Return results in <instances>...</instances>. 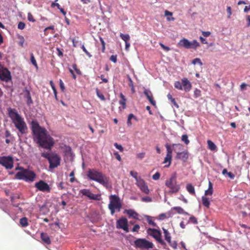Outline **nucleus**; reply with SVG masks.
<instances>
[{"mask_svg":"<svg viewBox=\"0 0 250 250\" xmlns=\"http://www.w3.org/2000/svg\"><path fill=\"white\" fill-rule=\"evenodd\" d=\"M31 130L33 139L41 147L50 149L54 143L53 138L48 134L47 130L41 127L36 121L31 122Z\"/></svg>","mask_w":250,"mask_h":250,"instance_id":"obj_1","label":"nucleus"},{"mask_svg":"<svg viewBox=\"0 0 250 250\" xmlns=\"http://www.w3.org/2000/svg\"><path fill=\"white\" fill-rule=\"evenodd\" d=\"M9 116L16 128L19 130L18 135L19 138L21 135L25 134L27 130V126L24 119L18 113L15 109L10 108L8 110Z\"/></svg>","mask_w":250,"mask_h":250,"instance_id":"obj_2","label":"nucleus"},{"mask_svg":"<svg viewBox=\"0 0 250 250\" xmlns=\"http://www.w3.org/2000/svg\"><path fill=\"white\" fill-rule=\"evenodd\" d=\"M87 176L90 180L97 182L106 188L109 185L108 178L98 170L90 169L87 172Z\"/></svg>","mask_w":250,"mask_h":250,"instance_id":"obj_3","label":"nucleus"},{"mask_svg":"<svg viewBox=\"0 0 250 250\" xmlns=\"http://www.w3.org/2000/svg\"><path fill=\"white\" fill-rule=\"evenodd\" d=\"M166 186L170 189L167 192L168 194H172L178 192L180 186L177 183V176L175 173L172 174L169 179L166 181Z\"/></svg>","mask_w":250,"mask_h":250,"instance_id":"obj_4","label":"nucleus"},{"mask_svg":"<svg viewBox=\"0 0 250 250\" xmlns=\"http://www.w3.org/2000/svg\"><path fill=\"white\" fill-rule=\"evenodd\" d=\"M15 176L18 179L31 182L35 180L36 175L33 171L27 169H22L21 171H19L16 173Z\"/></svg>","mask_w":250,"mask_h":250,"instance_id":"obj_5","label":"nucleus"},{"mask_svg":"<svg viewBox=\"0 0 250 250\" xmlns=\"http://www.w3.org/2000/svg\"><path fill=\"white\" fill-rule=\"evenodd\" d=\"M110 203L108 205V208L110 210L111 214L113 215L115 209L119 211L122 207L120 200L118 196L116 195H111L109 197Z\"/></svg>","mask_w":250,"mask_h":250,"instance_id":"obj_6","label":"nucleus"},{"mask_svg":"<svg viewBox=\"0 0 250 250\" xmlns=\"http://www.w3.org/2000/svg\"><path fill=\"white\" fill-rule=\"evenodd\" d=\"M177 45L179 47H184L186 49H196L200 45V44L195 40L190 42L188 39L183 38L179 41Z\"/></svg>","mask_w":250,"mask_h":250,"instance_id":"obj_7","label":"nucleus"},{"mask_svg":"<svg viewBox=\"0 0 250 250\" xmlns=\"http://www.w3.org/2000/svg\"><path fill=\"white\" fill-rule=\"evenodd\" d=\"M134 244L136 248L140 249H148L152 248L153 244L145 239H137L134 241Z\"/></svg>","mask_w":250,"mask_h":250,"instance_id":"obj_8","label":"nucleus"},{"mask_svg":"<svg viewBox=\"0 0 250 250\" xmlns=\"http://www.w3.org/2000/svg\"><path fill=\"white\" fill-rule=\"evenodd\" d=\"M12 79L11 72L6 67L0 64V80L2 81L8 82Z\"/></svg>","mask_w":250,"mask_h":250,"instance_id":"obj_9","label":"nucleus"},{"mask_svg":"<svg viewBox=\"0 0 250 250\" xmlns=\"http://www.w3.org/2000/svg\"><path fill=\"white\" fill-rule=\"evenodd\" d=\"M13 159L11 156H3L0 157V164L6 169H10L13 167Z\"/></svg>","mask_w":250,"mask_h":250,"instance_id":"obj_10","label":"nucleus"},{"mask_svg":"<svg viewBox=\"0 0 250 250\" xmlns=\"http://www.w3.org/2000/svg\"><path fill=\"white\" fill-rule=\"evenodd\" d=\"M147 232L149 235L154 237L159 243L162 245L166 244L165 241L162 239L161 233L160 230L154 229H148Z\"/></svg>","mask_w":250,"mask_h":250,"instance_id":"obj_11","label":"nucleus"},{"mask_svg":"<svg viewBox=\"0 0 250 250\" xmlns=\"http://www.w3.org/2000/svg\"><path fill=\"white\" fill-rule=\"evenodd\" d=\"M35 187L38 190L43 192H50L51 188L49 185L43 180L36 182Z\"/></svg>","mask_w":250,"mask_h":250,"instance_id":"obj_12","label":"nucleus"},{"mask_svg":"<svg viewBox=\"0 0 250 250\" xmlns=\"http://www.w3.org/2000/svg\"><path fill=\"white\" fill-rule=\"evenodd\" d=\"M61 158L57 154L52 153L51 157L48 161L49 167L53 169L58 167L60 165Z\"/></svg>","mask_w":250,"mask_h":250,"instance_id":"obj_13","label":"nucleus"},{"mask_svg":"<svg viewBox=\"0 0 250 250\" xmlns=\"http://www.w3.org/2000/svg\"><path fill=\"white\" fill-rule=\"evenodd\" d=\"M116 227L118 229H123L126 232H128V222L126 218L122 217L117 220Z\"/></svg>","mask_w":250,"mask_h":250,"instance_id":"obj_14","label":"nucleus"},{"mask_svg":"<svg viewBox=\"0 0 250 250\" xmlns=\"http://www.w3.org/2000/svg\"><path fill=\"white\" fill-rule=\"evenodd\" d=\"M80 193L83 195L87 197L90 199L99 200L100 196L98 194H94L92 193L89 189H83L80 190Z\"/></svg>","mask_w":250,"mask_h":250,"instance_id":"obj_15","label":"nucleus"},{"mask_svg":"<svg viewBox=\"0 0 250 250\" xmlns=\"http://www.w3.org/2000/svg\"><path fill=\"white\" fill-rule=\"evenodd\" d=\"M183 89L185 91H189L191 88V84L187 78H183L182 80Z\"/></svg>","mask_w":250,"mask_h":250,"instance_id":"obj_16","label":"nucleus"},{"mask_svg":"<svg viewBox=\"0 0 250 250\" xmlns=\"http://www.w3.org/2000/svg\"><path fill=\"white\" fill-rule=\"evenodd\" d=\"M145 95L147 97V99L151 103V104L154 106L156 105V102L153 100L152 94L149 89H145L144 92Z\"/></svg>","mask_w":250,"mask_h":250,"instance_id":"obj_17","label":"nucleus"},{"mask_svg":"<svg viewBox=\"0 0 250 250\" xmlns=\"http://www.w3.org/2000/svg\"><path fill=\"white\" fill-rule=\"evenodd\" d=\"M24 97L27 99V104L28 105H30L32 103L33 101L31 98L30 91L25 87L23 90Z\"/></svg>","mask_w":250,"mask_h":250,"instance_id":"obj_18","label":"nucleus"},{"mask_svg":"<svg viewBox=\"0 0 250 250\" xmlns=\"http://www.w3.org/2000/svg\"><path fill=\"white\" fill-rule=\"evenodd\" d=\"M188 157V154L187 151H181L177 155H176V159H181L184 161H186Z\"/></svg>","mask_w":250,"mask_h":250,"instance_id":"obj_19","label":"nucleus"},{"mask_svg":"<svg viewBox=\"0 0 250 250\" xmlns=\"http://www.w3.org/2000/svg\"><path fill=\"white\" fill-rule=\"evenodd\" d=\"M172 147L173 148V151L175 152L177 154V155L180 152H181L183 150V145H182L180 144H172Z\"/></svg>","mask_w":250,"mask_h":250,"instance_id":"obj_20","label":"nucleus"},{"mask_svg":"<svg viewBox=\"0 0 250 250\" xmlns=\"http://www.w3.org/2000/svg\"><path fill=\"white\" fill-rule=\"evenodd\" d=\"M125 213H126L129 217H132L134 219L138 218V213L132 209H126L125 210Z\"/></svg>","mask_w":250,"mask_h":250,"instance_id":"obj_21","label":"nucleus"},{"mask_svg":"<svg viewBox=\"0 0 250 250\" xmlns=\"http://www.w3.org/2000/svg\"><path fill=\"white\" fill-rule=\"evenodd\" d=\"M41 237L42 240L46 244H50L51 241L48 235L45 233L42 232L41 234Z\"/></svg>","mask_w":250,"mask_h":250,"instance_id":"obj_22","label":"nucleus"},{"mask_svg":"<svg viewBox=\"0 0 250 250\" xmlns=\"http://www.w3.org/2000/svg\"><path fill=\"white\" fill-rule=\"evenodd\" d=\"M213 193V186L211 182L209 181L208 182V189L206 190H205V196H208V195H211Z\"/></svg>","mask_w":250,"mask_h":250,"instance_id":"obj_23","label":"nucleus"},{"mask_svg":"<svg viewBox=\"0 0 250 250\" xmlns=\"http://www.w3.org/2000/svg\"><path fill=\"white\" fill-rule=\"evenodd\" d=\"M121 100L119 101V104L122 105L123 109L126 108V99L123 93H121L120 94Z\"/></svg>","mask_w":250,"mask_h":250,"instance_id":"obj_24","label":"nucleus"},{"mask_svg":"<svg viewBox=\"0 0 250 250\" xmlns=\"http://www.w3.org/2000/svg\"><path fill=\"white\" fill-rule=\"evenodd\" d=\"M207 144L208 148L212 151H217V147L215 144L211 140H208Z\"/></svg>","mask_w":250,"mask_h":250,"instance_id":"obj_25","label":"nucleus"},{"mask_svg":"<svg viewBox=\"0 0 250 250\" xmlns=\"http://www.w3.org/2000/svg\"><path fill=\"white\" fill-rule=\"evenodd\" d=\"M186 188L188 191L191 194L195 195V189L194 187L190 184H187L186 186Z\"/></svg>","mask_w":250,"mask_h":250,"instance_id":"obj_26","label":"nucleus"},{"mask_svg":"<svg viewBox=\"0 0 250 250\" xmlns=\"http://www.w3.org/2000/svg\"><path fill=\"white\" fill-rule=\"evenodd\" d=\"M202 200L203 205L205 207L208 208L210 205V201L209 199L206 197L205 196H203L202 197Z\"/></svg>","mask_w":250,"mask_h":250,"instance_id":"obj_27","label":"nucleus"},{"mask_svg":"<svg viewBox=\"0 0 250 250\" xmlns=\"http://www.w3.org/2000/svg\"><path fill=\"white\" fill-rule=\"evenodd\" d=\"M163 230L164 231V236L167 242H170L171 240V236L168 230L165 228H163Z\"/></svg>","mask_w":250,"mask_h":250,"instance_id":"obj_28","label":"nucleus"},{"mask_svg":"<svg viewBox=\"0 0 250 250\" xmlns=\"http://www.w3.org/2000/svg\"><path fill=\"white\" fill-rule=\"evenodd\" d=\"M171 160H172V156L166 155V157L165 158L164 161V164L168 163V164L166 165L165 167H169V166L170 165L171 163Z\"/></svg>","mask_w":250,"mask_h":250,"instance_id":"obj_29","label":"nucleus"},{"mask_svg":"<svg viewBox=\"0 0 250 250\" xmlns=\"http://www.w3.org/2000/svg\"><path fill=\"white\" fill-rule=\"evenodd\" d=\"M20 223L22 227H26L28 225V220L26 217H22L21 218Z\"/></svg>","mask_w":250,"mask_h":250,"instance_id":"obj_30","label":"nucleus"},{"mask_svg":"<svg viewBox=\"0 0 250 250\" xmlns=\"http://www.w3.org/2000/svg\"><path fill=\"white\" fill-rule=\"evenodd\" d=\"M136 184L139 187V188H141L142 187H143L145 185H146L145 181L141 177H139L136 180Z\"/></svg>","mask_w":250,"mask_h":250,"instance_id":"obj_31","label":"nucleus"},{"mask_svg":"<svg viewBox=\"0 0 250 250\" xmlns=\"http://www.w3.org/2000/svg\"><path fill=\"white\" fill-rule=\"evenodd\" d=\"M120 36L121 39L125 41V42H127L130 40V36L128 34H124L123 33H120Z\"/></svg>","mask_w":250,"mask_h":250,"instance_id":"obj_32","label":"nucleus"},{"mask_svg":"<svg viewBox=\"0 0 250 250\" xmlns=\"http://www.w3.org/2000/svg\"><path fill=\"white\" fill-rule=\"evenodd\" d=\"M166 147L167 148L166 155L172 156V151H173L172 147L167 144L166 145Z\"/></svg>","mask_w":250,"mask_h":250,"instance_id":"obj_33","label":"nucleus"},{"mask_svg":"<svg viewBox=\"0 0 250 250\" xmlns=\"http://www.w3.org/2000/svg\"><path fill=\"white\" fill-rule=\"evenodd\" d=\"M96 94L97 96L102 101H104L105 100V98L104 95L100 91V90L96 88Z\"/></svg>","mask_w":250,"mask_h":250,"instance_id":"obj_34","label":"nucleus"},{"mask_svg":"<svg viewBox=\"0 0 250 250\" xmlns=\"http://www.w3.org/2000/svg\"><path fill=\"white\" fill-rule=\"evenodd\" d=\"M173 209L176 210V211L179 214H184V213L187 214V213L185 212V211L184 210V209L180 207H174Z\"/></svg>","mask_w":250,"mask_h":250,"instance_id":"obj_35","label":"nucleus"},{"mask_svg":"<svg viewBox=\"0 0 250 250\" xmlns=\"http://www.w3.org/2000/svg\"><path fill=\"white\" fill-rule=\"evenodd\" d=\"M182 141L184 142L186 145H188L189 141L188 139V136L187 134H184L182 136Z\"/></svg>","mask_w":250,"mask_h":250,"instance_id":"obj_36","label":"nucleus"},{"mask_svg":"<svg viewBox=\"0 0 250 250\" xmlns=\"http://www.w3.org/2000/svg\"><path fill=\"white\" fill-rule=\"evenodd\" d=\"M174 87L179 90H183L182 83H181L179 81L175 82L174 83Z\"/></svg>","mask_w":250,"mask_h":250,"instance_id":"obj_37","label":"nucleus"},{"mask_svg":"<svg viewBox=\"0 0 250 250\" xmlns=\"http://www.w3.org/2000/svg\"><path fill=\"white\" fill-rule=\"evenodd\" d=\"M140 188L142 191H143L146 194H148L149 192V190L146 184L143 187H142Z\"/></svg>","mask_w":250,"mask_h":250,"instance_id":"obj_38","label":"nucleus"},{"mask_svg":"<svg viewBox=\"0 0 250 250\" xmlns=\"http://www.w3.org/2000/svg\"><path fill=\"white\" fill-rule=\"evenodd\" d=\"M192 63L194 65L198 63L200 66L203 65V63L199 58H195L193 59L192 61Z\"/></svg>","mask_w":250,"mask_h":250,"instance_id":"obj_39","label":"nucleus"},{"mask_svg":"<svg viewBox=\"0 0 250 250\" xmlns=\"http://www.w3.org/2000/svg\"><path fill=\"white\" fill-rule=\"evenodd\" d=\"M146 220L149 224L154 227L156 226V223L152 220L151 217L149 216H146Z\"/></svg>","mask_w":250,"mask_h":250,"instance_id":"obj_40","label":"nucleus"},{"mask_svg":"<svg viewBox=\"0 0 250 250\" xmlns=\"http://www.w3.org/2000/svg\"><path fill=\"white\" fill-rule=\"evenodd\" d=\"M41 155L42 157L46 158L49 161V158L52 156V153H49L48 152H43L42 154Z\"/></svg>","mask_w":250,"mask_h":250,"instance_id":"obj_41","label":"nucleus"},{"mask_svg":"<svg viewBox=\"0 0 250 250\" xmlns=\"http://www.w3.org/2000/svg\"><path fill=\"white\" fill-rule=\"evenodd\" d=\"M31 62L36 67H38L37 63L36 62V61L35 60V58L34 56V55L33 54H31Z\"/></svg>","mask_w":250,"mask_h":250,"instance_id":"obj_42","label":"nucleus"},{"mask_svg":"<svg viewBox=\"0 0 250 250\" xmlns=\"http://www.w3.org/2000/svg\"><path fill=\"white\" fill-rule=\"evenodd\" d=\"M114 146L117 148L121 152H122L124 150V148L121 145H119L117 143H115L114 144Z\"/></svg>","mask_w":250,"mask_h":250,"instance_id":"obj_43","label":"nucleus"},{"mask_svg":"<svg viewBox=\"0 0 250 250\" xmlns=\"http://www.w3.org/2000/svg\"><path fill=\"white\" fill-rule=\"evenodd\" d=\"M27 19H28V20L30 21H31L33 22L35 21V20L34 19L33 16L30 13H28Z\"/></svg>","mask_w":250,"mask_h":250,"instance_id":"obj_44","label":"nucleus"},{"mask_svg":"<svg viewBox=\"0 0 250 250\" xmlns=\"http://www.w3.org/2000/svg\"><path fill=\"white\" fill-rule=\"evenodd\" d=\"M227 13H228V18L229 19H230V16L232 14V12H231V8L230 7V6H228L227 8Z\"/></svg>","mask_w":250,"mask_h":250,"instance_id":"obj_45","label":"nucleus"},{"mask_svg":"<svg viewBox=\"0 0 250 250\" xmlns=\"http://www.w3.org/2000/svg\"><path fill=\"white\" fill-rule=\"evenodd\" d=\"M130 174L135 178V180L138 179L139 177H137L138 173L133 171H130Z\"/></svg>","mask_w":250,"mask_h":250,"instance_id":"obj_46","label":"nucleus"},{"mask_svg":"<svg viewBox=\"0 0 250 250\" xmlns=\"http://www.w3.org/2000/svg\"><path fill=\"white\" fill-rule=\"evenodd\" d=\"M25 23L22 21L20 22L18 25V28L22 30L25 28Z\"/></svg>","mask_w":250,"mask_h":250,"instance_id":"obj_47","label":"nucleus"},{"mask_svg":"<svg viewBox=\"0 0 250 250\" xmlns=\"http://www.w3.org/2000/svg\"><path fill=\"white\" fill-rule=\"evenodd\" d=\"M142 201L145 202H150L152 201L151 198L149 197H144L142 198Z\"/></svg>","mask_w":250,"mask_h":250,"instance_id":"obj_48","label":"nucleus"},{"mask_svg":"<svg viewBox=\"0 0 250 250\" xmlns=\"http://www.w3.org/2000/svg\"><path fill=\"white\" fill-rule=\"evenodd\" d=\"M127 78H128V80L129 81L128 84H129V86H130L132 88V90H133L134 87H133V81H132V79H131V78L129 76H127Z\"/></svg>","mask_w":250,"mask_h":250,"instance_id":"obj_49","label":"nucleus"},{"mask_svg":"<svg viewBox=\"0 0 250 250\" xmlns=\"http://www.w3.org/2000/svg\"><path fill=\"white\" fill-rule=\"evenodd\" d=\"M19 39H20V41H19V44L20 45H21V46H23V43L24 42V39L23 37L20 36L19 37Z\"/></svg>","mask_w":250,"mask_h":250,"instance_id":"obj_50","label":"nucleus"},{"mask_svg":"<svg viewBox=\"0 0 250 250\" xmlns=\"http://www.w3.org/2000/svg\"><path fill=\"white\" fill-rule=\"evenodd\" d=\"M160 174L159 172H156L152 176V179L154 180H157L160 178Z\"/></svg>","mask_w":250,"mask_h":250,"instance_id":"obj_51","label":"nucleus"},{"mask_svg":"<svg viewBox=\"0 0 250 250\" xmlns=\"http://www.w3.org/2000/svg\"><path fill=\"white\" fill-rule=\"evenodd\" d=\"M100 41L101 42V43L102 44V52H104V50H105V43L104 40L103 39V38H100Z\"/></svg>","mask_w":250,"mask_h":250,"instance_id":"obj_52","label":"nucleus"},{"mask_svg":"<svg viewBox=\"0 0 250 250\" xmlns=\"http://www.w3.org/2000/svg\"><path fill=\"white\" fill-rule=\"evenodd\" d=\"M170 246L172 247L173 249H177V243L175 241L172 242L171 241L170 242H168Z\"/></svg>","mask_w":250,"mask_h":250,"instance_id":"obj_53","label":"nucleus"},{"mask_svg":"<svg viewBox=\"0 0 250 250\" xmlns=\"http://www.w3.org/2000/svg\"><path fill=\"white\" fill-rule=\"evenodd\" d=\"M160 45L161 46V47L163 49H164L166 51H169L170 50V48L169 47L165 45L162 43H160Z\"/></svg>","mask_w":250,"mask_h":250,"instance_id":"obj_54","label":"nucleus"},{"mask_svg":"<svg viewBox=\"0 0 250 250\" xmlns=\"http://www.w3.org/2000/svg\"><path fill=\"white\" fill-rule=\"evenodd\" d=\"M59 83H60V86L61 90L62 91H64V90L65 89V86L63 83L62 81V80H60Z\"/></svg>","mask_w":250,"mask_h":250,"instance_id":"obj_55","label":"nucleus"},{"mask_svg":"<svg viewBox=\"0 0 250 250\" xmlns=\"http://www.w3.org/2000/svg\"><path fill=\"white\" fill-rule=\"evenodd\" d=\"M145 152H141L137 154V157L140 159H142L145 156Z\"/></svg>","mask_w":250,"mask_h":250,"instance_id":"obj_56","label":"nucleus"},{"mask_svg":"<svg viewBox=\"0 0 250 250\" xmlns=\"http://www.w3.org/2000/svg\"><path fill=\"white\" fill-rule=\"evenodd\" d=\"M189 220H190V222H191L194 224H197V219H196V218L195 217H194L193 216H191L189 218Z\"/></svg>","mask_w":250,"mask_h":250,"instance_id":"obj_57","label":"nucleus"},{"mask_svg":"<svg viewBox=\"0 0 250 250\" xmlns=\"http://www.w3.org/2000/svg\"><path fill=\"white\" fill-rule=\"evenodd\" d=\"M140 229V226L138 224H136L134 225L132 229V231L133 232H138V230Z\"/></svg>","mask_w":250,"mask_h":250,"instance_id":"obj_58","label":"nucleus"},{"mask_svg":"<svg viewBox=\"0 0 250 250\" xmlns=\"http://www.w3.org/2000/svg\"><path fill=\"white\" fill-rule=\"evenodd\" d=\"M58 0H56L54 2H52L51 4V7H53L56 6L58 9H60V5L58 3L56 2Z\"/></svg>","mask_w":250,"mask_h":250,"instance_id":"obj_59","label":"nucleus"},{"mask_svg":"<svg viewBox=\"0 0 250 250\" xmlns=\"http://www.w3.org/2000/svg\"><path fill=\"white\" fill-rule=\"evenodd\" d=\"M114 155H115L116 158L119 161H121L122 159H121V156L120 155V154L118 153V152H115L114 153Z\"/></svg>","mask_w":250,"mask_h":250,"instance_id":"obj_60","label":"nucleus"},{"mask_svg":"<svg viewBox=\"0 0 250 250\" xmlns=\"http://www.w3.org/2000/svg\"><path fill=\"white\" fill-rule=\"evenodd\" d=\"M110 60L113 62L115 63L117 62V56L112 55L110 58Z\"/></svg>","mask_w":250,"mask_h":250,"instance_id":"obj_61","label":"nucleus"},{"mask_svg":"<svg viewBox=\"0 0 250 250\" xmlns=\"http://www.w3.org/2000/svg\"><path fill=\"white\" fill-rule=\"evenodd\" d=\"M202 34L204 37H207L211 34V33L209 31H202Z\"/></svg>","mask_w":250,"mask_h":250,"instance_id":"obj_62","label":"nucleus"},{"mask_svg":"<svg viewBox=\"0 0 250 250\" xmlns=\"http://www.w3.org/2000/svg\"><path fill=\"white\" fill-rule=\"evenodd\" d=\"M200 90L197 89H195L194 92V95L196 96V97H199L200 96Z\"/></svg>","mask_w":250,"mask_h":250,"instance_id":"obj_63","label":"nucleus"},{"mask_svg":"<svg viewBox=\"0 0 250 250\" xmlns=\"http://www.w3.org/2000/svg\"><path fill=\"white\" fill-rule=\"evenodd\" d=\"M199 39L202 43H203V44H207L208 43V42H207V40L206 39L203 38L202 37H200Z\"/></svg>","mask_w":250,"mask_h":250,"instance_id":"obj_64","label":"nucleus"}]
</instances>
